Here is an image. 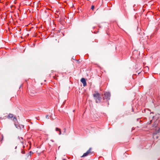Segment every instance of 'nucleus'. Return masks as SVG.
<instances>
[{"instance_id": "obj_12", "label": "nucleus", "mask_w": 160, "mask_h": 160, "mask_svg": "<svg viewBox=\"0 0 160 160\" xmlns=\"http://www.w3.org/2000/svg\"><path fill=\"white\" fill-rule=\"evenodd\" d=\"M145 69H146L147 70V71H148V70H149V68H148V67H147V66L145 67Z\"/></svg>"}, {"instance_id": "obj_3", "label": "nucleus", "mask_w": 160, "mask_h": 160, "mask_svg": "<svg viewBox=\"0 0 160 160\" xmlns=\"http://www.w3.org/2000/svg\"><path fill=\"white\" fill-rule=\"evenodd\" d=\"M110 94L109 92H106L104 93V96L103 98V100H108L110 99Z\"/></svg>"}, {"instance_id": "obj_13", "label": "nucleus", "mask_w": 160, "mask_h": 160, "mask_svg": "<svg viewBox=\"0 0 160 160\" xmlns=\"http://www.w3.org/2000/svg\"><path fill=\"white\" fill-rule=\"evenodd\" d=\"M94 6L92 5L91 7V9L92 10H93L94 8Z\"/></svg>"}, {"instance_id": "obj_5", "label": "nucleus", "mask_w": 160, "mask_h": 160, "mask_svg": "<svg viewBox=\"0 0 160 160\" xmlns=\"http://www.w3.org/2000/svg\"><path fill=\"white\" fill-rule=\"evenodd\" d=\"M15 116H14V115L11 113H9L8 115L7 118H8L11 119H12L13 118H14V117Z\"/></svg>"}, {"instance_id": "obj_14", "label": "nucleus", "mask_w": 160, "mask_h": 160, "mask_svg": "<svg viewBox=\"0 0 160 160\" xmlns=\"http://www.w3.org/2000/svg\"><path fill=\"white\" fill-rule=\"evenodd\" d=\"M76 61H77V63H79L80 62V61H79V60H77Z\"/></svg>"}, {"instance_id": "obj_18", "label": "nucleus", "mask_w": 160, "mask_h": 160, "mask_svg": "<svg viewBox=\"0 0 160 160\" xmlns=\"http://www.w3.org/2000/svg\"><path fill=\"white\" fill-rule=\"evenodd\" d=\"M53 78H55V79H56V78H55V76H53Z\"/></svg>"}, {"instance_id": "obj_7", "label": "nucleus", "mask_w": 160, "mask_h": 160, "mask_svg": "<svg viewBox=\"0 0 160 160\" xmlns=\"http://www.w3.org/2000/svg\"><path fill=\"white\" fill-rule=\"evenodd\" d=\"M12 120H13V121H14V124L15 123L17 124L18 123V122L17 119L15 117H14V118H13Z\"/></svg>"}, {"instance_id": "obj_1", "label": "nucleus", "mask_w": 160, "mask_h": 160, "mask_svg": "<svg viewBox=\"0 0 160 160\" xmlns=\"http://www.w3.org/2000/svg\"><path fill=\"white\" fill-rule=\"evenodd\" d=\"M93 95L97 103H99L101 102L102 98L101 95L100 94L97 92H95Z\"/></svg>"}, {"instance_id": "obj_8", "label": "nucleus", "mask_w": 160, "mask_h": 160, "mask_svg": "<svg viewBox=\"0 0 160 160\" xmlns=\"http://www.w3.org/2000/svg\"><path fill=\"white\" fill-rule=\"evenodd\" d=\"M3 137L2 135H1L0 136V144L2 143L1 142L3 140Z\"/></svg>"}, {"instance_id": "obj_20", "label": "nucleus", "mask_w": 160, "mask_h": 160, "mask_svg": "<svg viewBox=\"0 0 160 160\" xmlns=\"http://www.w3.org/2000/svg\"><path fill=\"white\" fill-rule=\"evenodd\" d=\"M56 131H59V130H56Z\"/></svg>"}, {"instance_id": "obj_10", "label": "nucleus", "mask_w": 160, "mask_h": 160, "mask_svg": "<svg viewBox=\"0 0 160 160\" xmlns=\"http://www.w3.org/2000/svg\"><path fill=\"white\" fill-rule=\"evenodd\" d=\"M59 130V135H61V129L60 128H56V129H55V130Z\"/></svg>"}, {"instance_id": "obj_4", "label": "nucleus", "mask_w": 160, "mask_h": 160, "mask_svg": "<svg viewBox=\"0 0 160 160\" xmlns=\"http://www.w3.org/2000/svg\"><path fill=\"white\" fill-rule=\"evenodd\" d=\"M81 82L82 83L83 86H85L87 85L86 80L84 78H82L81 80Z\"/></svg>"}, {"instance_id": "obj_16", "label": "nucleus", "mask_w": 160, "mask_h": 160, "mask_svg": "<svg viewBox=\"0 0 160 160\" xmlns=\"http://www.w3.org/2000/svg\"><path fill=\"white\" fill-rule=\"evenodd\" d=\"M65 130H66V129H65V128H64V132H65Z\"/></svg>"}, {"instance_id": "obj_6", "label": "nucleus", "mask_w": 160, "mask_h": 160, "mask_svg": "<svg viewBox=\"0 0 160 160\" xmlns=\"http://www.w3.org/2000/svg\"><path fill=\"white\" fill-rule=\"evenodd\" d=\"M15 125L16 126V128L18 129H21V127H23V126L22 125H21V126H20L18 124V123L16 124H15Z\"/></svg>"}, {"instance_id": "obj_17", "label": "nucleus", "mask_w": 160, "mask_h": 160, "mask_svg": "<svg viewBox=\"0 0 160 160\" xmlns=\"http://www.w3.org/2000/svg\"><path fill=\"white\" fill-rule=\"evenodd\" d=\"M21 139H22V140H23V138H22V137H21Z\"/></svg>"}, {"instance_id": "obj_21", "label": "nucleus", "mask_w": 160, "mask_h": 160, "mask_svg": "<svg viewBox=\"0 0 160 160\" xmlns=\"http://www.w3.org/2000/svg\"><path fill=\"white\" fill-rule=\"evenodd\" d=\"M63 160H66V159H63Z\"/></svg>"}, {"instance_id": "obj_2", "label": "nucleus", "mask_w": 160, "mask_h": 160, "mask_svg": "<svg viewBox=\"0 0 160 160\" xmlns=\"http://www.w3.org/2000/svg\"><path fill=\"white\" fill-rule=\"evenodd\" d=\"M93 153V152L92 151V149L91 148H90L86 152L84 153L82 156L81 157L83 158L86 157L88 155H90L92 154Z\"/></svg>"}, {"instance_id": "obj_15", "label": "nucleus", "mask_w": 160, "mask_h": 160, "mask_svg": "<svg viewBox=\"0 0 160 160\" xmlns=\"http://www.w3.org/2000/svg\"><path fill=\"white\" fill-rule=\"evenodd\" d=\"M46 118H49V117L48 115L46 116Z\"/></svg>"}, {"instance_id": "obj_9", "label": "nucleus", "mask_w": 160, "mask_h": 160, "mask_svg": "<svg viewBox=\"0 0 160 160\" xmlns=\"http://www.w3.org/2000/svg\"><path fill=\"white\" fill-rule=\"evenodd\" d=\"M24 147H25V146H23V149H22L21 150V152L22 154H24L25 153V151L24 149Z\"/></svg>"}, {"instance_id": "obj_19", "label": "nucleus", "mask_w": 160, "mask_h": 160, "mask_svg": "<svg viewBox=\"0 0 160 160\" xmlns=\"http://www.w3.org/2000/svg\"><path fill=\"white\" fill-rule=\"evenodd\" d=\"M21 142H22V143H23V141H21Z\"/></svg>"}, {"instance_id": "obj_11", "label": "nucleus", "mask_w": 160, "mask_h": 160, "mask_svg": "<svg viewBox=\"0 0 160 160\" xmlns=\"http://www.w3.org/2000/svg\"><path fill=\"white\" fill-rule=\"evenodd\" d=\"M33 152L31 151H30L29 152V154L30 155V158H31V156L32 155Z\"/></svg>"}]
</instances>
